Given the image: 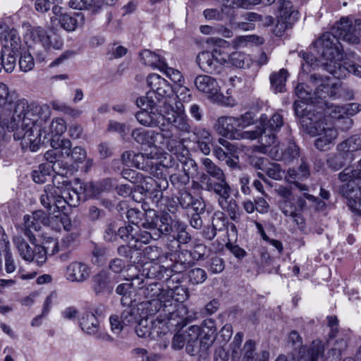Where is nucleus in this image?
Instances as JSON below:
<instances>
[{
	"label": "nucleus",
	"instance_id": "6",
	"mask_svg": "<svg viewBox=\"0 0 361 361\" xmlns=\"http://www.w3.org/2000/svg\"><path fill=\"white\" fill-rule=\"evenodd\" d=\"M253 123V114L248 111L239 117L221 116L216 120L214 128L219 135L228 139L253 140L259 137V131L242 130Z\"/></svg>",
	"mask_w": 361,
	"mask_h": 361
},
{
	"label": "nucleus",
	"instance_id": "47",
	"mask_svg": "<svg viewBox=\"0 0 361 361\" xmlns=\"http://www.w3.org/2000/svg\"><path fill=\"white\" fill-rule=\"evenodd\" d=\"M77 235L74 233L68 234L64 236L60 243L54 242L51 254H56L60 250H66L70 248L74 243Z\"/></svg>",
	"mask_w": 361,
	"mask_h": 361
},
{
	"label": "nucleus",
	"instance_id": "60",
	"mask_svg": "<svg viewBox=\"0 0 361 361\" xmlns=\"http://www.w3.org/2000/svg\"><path fill=\"white\" fill-rule=\"evenodd\" d=\"M111 331L116 335H118L126 326L121 319V316L113 314L109 317Z\"/></svg>",
	"mask_w": 361,
	"mask_h": 361
},
{
	"label": "nucleus",
	"instance_id": "3",
	"mask_svg": "<svg viewBox=\"0 0 361 361\" xmlns=\"http://www.w3.org/2000/svg\"><path fill=\"white\" fill-rule=\"evenodd\" d=\"M23 39L28 51L21 54L19 59V67L21 71L27 72L35 66L33 56L39 62H42L48 57L50 49H60L63 42L60 39H52L42 27H33L29 23H23Z\"/></svg>",
	"mask_w": 361,
	"mask_h": 361
},
{
	"label": "nucleus",
	"instance_id": "50",
	"mask_svg": "<svg viewBox=\"0 0 361 361\" xmlns=\"http://www.w3.org/2000/svg\"><path fill=\"white\" fill-rule=\"evenodd\" d=\"M188 279L192 284L202 283L207 279V273L202 269L195 268L188 272Z\"/></svg>",
	"mask_w": 361,
	"mask_h": 361
},
{
	"label": "nucleus",
	"instance_id": "29",
	"mask_svg": "<svg viewBox=\"0 0 361 361\" xmlns=\"http://www.w3.org/2000/svg\"><path fill=\"white\" fill-rule=\"evenodd\" d=\"M276 147H273L269 151V154L274 159L283 160L286 163H291L300 157L299 147L292 141L288 142L287 147L281 153L278 152Z\"/></svg>",
	"mask_w": 361,
	"mask_h": 361
},
{
	"label": "nucleus",
	"instance_id": "12",
	"mask_svg": "<svg viewBox=\"0 0 361 361\" xmlns=\"http://www.w3.org/2000/svg\"><path fill=\"white\" fill-rule=\"evenodd\" d=\"M338 180L341 185L338 192L342 197L350 200L361 197V161L355 169L345 168L338 173Z\"/></svg>",
	"mask_w": 361,
	"mask_h": 361
},
{
	"label": "nucleus",
	"instance_id": "11",
	"mask_svg": "<svg viewBox=\"0 0 361 361\" xmlns=\"http://www.w3.org/2000/svg\"><path fill=\"white\" fill-rule=\"evenodd\" d=\"M201 329L199 326L192 325L188 329L185 351L190 356H197V361H208L210 348L215 337L213 334H205L201 339H199Z\"/></svg>",
	"mask_w": 361,
	"mask_h": 361
},
{
	"label": "nucleus",
	"instance_id": "53",
	"mask_svg": "<svg viewBox=\"0 0 361 361\" xmlns=\"http://www.w3.org/2000/svg\"><path fill=\"white\" fill-rule=\"evenodd\" d=\"M264 171L269 178L274 180H281L284 173L280 165L276 163H269Z\"/></svg>",
	"mask_w": 361,
	"mask_h": 361
},
{
	"label": "nucleus",
	"instance_id": "36",
	"mask_svg": "<svg viewBox=\"0 0 361 361\" xmlns=\"http://www.w3.org/2000/svg\"><path fill=\"white\" fill-rule=\"evenodd\" d=\"M140 57L142 62L148 66H151L159 70H164L166 67V63L164 59L157 53L145 49L140 53Z\"/></svg>",
	"mask_w": 361,
	"mask_h": 361
},
{
	"label": "nucleus",
	"instance_id": "46",
	"mask_svg": "<svg viewBox=\"0 0 361 361\" xmlns=\"http://www.w3.org/2000/svg\"><path fill=\"white\" fill-rule=\"evenodd\" d=\"M202 164L206 171L205 174L208 175L211 178L215 180L226 176L223 170L209 158L202 159Z\"/></svg>",
	"mask_w": 361,
	"mask_h": 361
},
{
	"label": "nucleus",
	"instance_id": "42",
	"mask_svg": "<svg viewBox=\"0 0 361 361\" xmlns=\"http://www.w3.org/2000/svg\"><path fill=\"white\" fill-rule=\"evenodd\" d=\"M288 76V72L285 69H281L279 72L272 73L270 75L271 87L276 92L285 91V85Z\"/></svg>",
	"mask_w": 361,
	"mask_h": 361
},
{
	"label": "nucleus",
	"instance_id": "45",
	"mask_svg": "<svg viewBox=\"0 0 361 361\" xmlns=\"http://www.w3.org/2000/svg\"><path fill=\"white\" fill-rule=\"evenodd\" d=\"M56 172V168L49 164H42L37 170L32 172V178L35 183H43L47 180V177L51 175V171Z\"/></svg>",
	"mask_w": 361,
	"mask_h": 361
},
{
	"label": "nucleus",
	"instance_id": "33",
	"mask_svg": "<svg viewBox=\"0 0 361 361\" xmlns=\"http://www.w3.org/2000/svg\"><path fill=\"white\" fill-rule=\"evenodd\" d=\"M140 302L139 306H136L135 305H126V308L124 309L121 314V319L123 320V324L126 326H132L137 324L140 319L143 317V315H140L139 314V310H144L141 307Z\"/></svg>",
	"mask_w": 361,
	"mask_h": 361
},
{
	"label": "nucleus",
	"instance_id": "61",
	"mask_svg": "<svg viewBox=\"0 0 361 361\" xmlns=\"http://www.w3.org/2000/svg\"><path fill=\"white\" fill-rule=\"evenodd\" d=\"M164 71L166 75L174 83L181 85L183 82V75L181 73L173 68L168 67L166 64V67L164 68V70H161Z\"/></svg>",
	"mask_w": 361,
	"mask_h": 361
},
{
	"label": "nucleus",
	"instance_id": "4",
	"mask_svg": "<svg viewBox=\"0 0 361 361\" xmlns=\"http://www.w3.org/2000/svg\"><path fill=\"white\" fill-rule=\"evenodd\" d=\"M304 106V103L297 101L293 105L296 116L300 117L302 128L306 133L317 137L314 140V146L318 150L330 149L338 137L337 130L322 113Z\"/></svg>",
	"mask_w": 361,
	"mask_h": 361
},
{
	"label": "nucleus",
	"instance_id": "51",
	"mask_svg": "<svg viewBox=\"0 0 361 361\" xmlns=\"http://www.w3.org/2000/svg\"><path fill=\"white\" fill-rule=\"evenodd\" d=\"M207 253V247L203 244H197L194 246L190 251L185 250L181 255L183 256L189 255L193 260L201 259Z\"/></svg>",
	"mask_w": 361,
	"mask_h": 361
},
{
	"label": "nucleus",
	"instance_id": "44",
	"mask_svg": "<svg viewBox=\"0 0 361 361\" xmlns=\"http://www.w3.org/2000/svg\"><path fill=\"white\" fill-rule=\"evenodd\" d=\"M161 218H159L154 209H149L145 213V221L141 224L143 229L158 230L161 228Z\"/></svg>",
	"mask_w": 361,
	"mask_h": 361
},
{
	"label": "nucleus",
	"instance_id": "30",
	"mask_svg": "<svg viewBox=\"0 0 361 361\" xmlns=\"http://www.w3.org/2000/svg\"><path fill=\"white\" fill-rule=\"evenodd\" d=\"M80 200L79 193L75 190H70L69 188L61 190L59 200L57 204V212H67V205L69 207H76Z\"/></svg>",
	"mask_w": 361,
	"mask_h": 361
},
{
	"label": "nucleus",
	"instance_id": "62",
	"mask_svg": "<svg viewBox=\"0 0 361 361\" xmlns=\"http://www.w3.org/2000/svg\"><path fill=\"white\" fill-rule=\"evenodd\" d=\"M330 168L335 171L341 169L345 165V159L343 154H338L331 157L327 161Z\"/></svg>",
	"mask_w": 361,
	"mask_h": 361
},
{
	"label": "nucleus",
	"instance_id": "7",
	"mask_svg": "<svg viewBox=\"0 0 361 361\" xmlns=\"http://www.w3.org/2000/svg\"><path fill=\"white\" fill-rule=\"evenodd\" d=\"M341 90L337 84L330 85L326 78L317 74L310 76L308 84L299 83L295 89V95L306 102L313 103L314 99L325 98L326 94L335 97ZM342 90H343L342 89ZM348 99H353V92L350 90H345Z\"/></svg>",
	"mask_w": 361,
	"mask_h": 361
},
{
	"label": "nucleus",
	"instance_id": "48",
	"mask_svg": "<svg viewBox=\"0 0 361 361\" xmlns=\"http://www.w3.org/2000/svg\"><path fill=\"white\" fill-rule=\"evenodd\" d=\"M148 315L146 312V314L143 315V317L140 319L135 326V333L140 338H147L152 334V329L149 326L150 322L146 318Z\"/></svg>",
	"mask_w": 361,
	"mask_h": 361
},
{
	"label": "nucleus",
	"instance_id": "22",
	"mask_svg": "<svg viewBox=\"0 0 361 361\" xmlns=\"http://www.w3.org/2000/svg\"><path fill=\"white\" fill-rule=\"evenodd\" d=\"M194 82L196 88L200 92L207 94L209 99L219 100L222 96L221 94V87L218 82L210 75H197Z\"/></svg>",
	"mask_w": 361,
	"mask_h": 361
},
{
	"label": "nucleus",
	"instance_id": "27",
	"mask_svg": "<svg viewBox=\"0 0 361 361\" xmlns=\"http://www.w3.org/2000/svg\"><path fill=\"white\" fill-rule=\"evenodd\" d=\"M153 159L151 154L145 155L142 153H135L134 157L132 159L133 166L145 171H149L150 174L158 177L159 174L158 171L161 169L160 166H158V162H154Z\"/></svg>",
	"mask_w": 361,
	"mask_h": 361
},
{
	"label": "nucleus",
	"instance_id": "35",
	"mask_svg": "<svg viewBox=\"0 0 361 361\" xmlns=\"http://www.w3.org/2000/svg\"><path fill=\"white\" fill-rule=\"evenodd\" d=\"M183 173H173L170 176L169 179L171 183L177 187H180L187 185L190 181V171L189 169H186L185 166H191L195 168L196 171L197 164L192 159L185 161L183 163Z\"/></svg>",
	"mask_w": 361,
	"mask_h": 361
},
{
	"label": "nucleus",
	"instance_id": "21",
	"mask_svg": "<svg viewBox=\"0 0 361 361\" xmlns=\"http://www.w3.org/2000/svg\"><path fill=\"white\" fill-rule=\"evenodd\" d=\"M0 42L3 53L16 58L21 48V39L18 31L14 28H6L0 33Z\"/></svg>",
	"mask_w": 361,
	"mask_h": 361
},
{
	"label": "nucleus",
	"instance_id": "40",
	"mask_svg": "<svg viewBox=\"0 0 361 361\" xmlns=\"http://www.w3.org/2000/svg\"><path fill=\"white\" fill-rule=\"evenodd\" d=\"M340 152H353L361 150V134L354 135L337 145Z\"/></svg>",
	"mask_w": 361,
	"mask_h": 361
},
{
	"label": "nucleus",
	"instance_id": "43",
	"mask_svg": "<svg viewBox=\"0 0 361 361\" xmlns=\"http://www.w3.org/2000/svg\"><path fill=\"white\" fill-rule=\"evenodd\" d=\"M178 201L183 208L187 209L190 206L197 205L196 207H194L195 210L200 209V212H204V202L200 200H195L193 196L188 191H183L180 193Z\"/></svg>",
	"mask_w": 361,
	"mask_h": 361
},
{
	"label": "nucleus",
	"instance_id": "14",
	"mask_svg": "<svg viewBox=\"0 0 361 361\" xmlns=\"http://www.w3.org/2000/svg\"><path fill=\"white\" fill-rule=\"evenodd\" d=\"M160 111L163 112V121L166 127L171 125L176 130L183 133H188L191 130L190 120L185 114L184 109L177 106L175 111L171 104L164 101V106H160Z\"/></svg>",
	"mask_w": 361,
	"mask_h": 361
},
{
	"label": "nucleus",
	"instance_id": "8",
	"mask_svg": "<svg viewBox=\"0 0 361 361\" xmlns=\"http://www.w3.org/2000/svg\"><path fill=\"white\" fill-rule=\"evenodd\" d=\"M207 43L217 47L212 51L200 52L197 56V62L203 71L219 74L222 72L224 63L227 61L228 54L221 49L227 42L223 39L210 37L207 39Z\"/></svg>",
	"mask_w": 361,
	"mask_h": 361
},
{
	"label": "nucleus",
	"instance_id": "39",
	"mask_svg": "<svg viewBox=\"0 0 361 361\" xmlns=\"http://www.w3.org/2000/svg\"><path fill=\"white\" fill-rule=\"evenodd\" d=\"M13 243L18 249L19 255L22 259L29 262L33 261L35 252L34 248H32L22 237H14Z\"/></svg>",
	"mask_w": 361,
	"mask_h": 361
},
{
	"label": "nucleus",
	"instance_id": "59",
	"mask_svg": "<svg viewBox=\"0 0 361 361\" xmlns=\"http://www.w3.org/2000/svg\"><path fill=\"white\" fill-rule=\"evenodd\" d=\"M86 216L90 221L95 222L105 216V212L94 205H91L88 208Z\"/></svg>",
	"mask_w": 361,
	"mask_h": 361
},
{
	"label": "nucleus",
	"instance_id": "58",
	"mask_svg": "<svg viewBox=\"0 0 361 361\" xmlns=\"http://www.w3.org/2000/svg\"><path fill=\"white\" fill-rule=\"evenodd\" d=\"M225 13H228V11H224L223 8H221V9L207 8L204 11L203 15L204 18L209 20H221L224 17Z\"/></svg>",
	"mask_w": 361,
	"mask_h": 361
},
{
	"label": "nucleus",
	"instance_id": "5",
	"mask_svg": "<svg viewBox=\"0 0 361 361\" xmlns=\"http://www.w3.org/2000/svg\"><path fill=\"white\" fill-rule=\"evenodd\" d=\"M199 181L193 182L192 186L214 193L218 197L219 207L228 214L231 219L238 221L240 219L239 207L236 201L231 197L232 190L226 176L214 180L202 173L200 175Z\"/></svg>",
	"mask_w": 361,
	"mask_h": 361
},
{
	"label": "nucleus",
	"instance_id": "25",
	"mask_svg": "<svg viewBox=\"0 0 361 361\" xmlns=\"http://www.w3.org/2000/svg\"><path fill=\"white\" fill-rule=\"evenodd\" d=\"M90 274L89 265L80 261H74L66 268V277L71 282L82 283L90 278Z\"/></svg>",
	"mask_w": 361,
	"mask_h": 361
},
{
	"label": "nucleus",
	"instance_id": "52",
	"mask_svg": "<svg viewBox=\"0 0 361 361\" xmlns=\"http://www.w3.org/2000/svg\"><path fill=\"white\" fill-rule=\"evenodd\" d=\"M53 185H48L49 186H54L57 188L58 191L61 192L64 189L69 188L71 183L66 176L63 174H60L59 172H56V174L52 178Z\"/></svg>",
	"mask_w": 361,
	"mask_h": 361
},
{
	"label": "nucleus",
	"instance_id": "63",
	"mask_svg": "<svg viewBox=\"0 0 361 361\" xmlns=\"http://www.w3.org/2000/svg\"><path fill=\"white\" fill-rule=\"evenodd\" d=\"M69 157L73 162L82 163L86 159L87 153L85 149L77 146L72 149Z\"/></svg>",
	"mask_w": 361,
	"mask_h": 361
},
{
	"label": "nucleus",
	"instance_id": "55",
	"mask_svg": "<svg viewBox=\"0 0 361 361\" xmlns=\"http://www.w3.org/2000/svg\"><path fill=\"white\" fill-rule=\"evenodd\" d=\"M135 230H139V226L128 225L125 227H121L118 230V235L121 238L129 241L133 240V236L135 235Z\"/></svg>",
	"mask_w": 361,
	"mask_h": 361
},
{
	"label": "nucleus",
	"instance_id": "32",
	"mask_svg": "<svg viewBox=\"0 0 361 361\" xmlns=\"http://www.w3.org/2000/svg\"><path fill=\"white\" fill-rule=\"evenodd\" d=\"M158 132L137 128L132 131L131 136L134 140L140 145L156 147Z\"/></svg>",
	"mask_w": 361,
	"mask_h": 361
},
{
	"label": "nucleus",
	"instance_id": "31",
	"mask_svg": "<svg viewBox=\"0 0 361 361\" xmlns=\"http://www.w3.org/2000/svg\"><path fill=\"white\" fill-rule=\"evenodd\" d=\"M85 21V16L80 12L75 13L73 16L63 13L59 18L61 27L67 31L75 30L78 27L83 25Z\"/></svg>",
	"mask_w": 361,
	"mask_h": 361
},
{
	"label": "nucleus",
	"instance_id": "1",
	"mask_svg": "<svg viewBox=\"0 0 361 361\" xmlns=\"http://www.w3.org/2000/svg\"><path fill=\"white\" fill-rule=\"evenodd\" d=\"M16 114L20 120V130L15 140H22L23 144L31 151H36L49 135H61L67 130L66 123L61 118L49 122L51 110L47 104H29L24 99H16Z\"/></svg>",
	"mask_w": 361,
	"mask_h": 361
},
{
	"label": "nucleus",
	"instance_id": "9",
	"mask_svg": "<svg viewBox=\"0 0 361 361\" xmlns=\"http://www.w3.org/2000/svg\"><path fill=\"white\" fill-rule=\"evenodd\" d=\"M317 51L326 61L323 63L324 69L329 72V66H338L344 59V51L339 38L336 33L326 32L314 43Z\"/></svg>",
	"mask_w": 361,
	"mask_h": 361
},
{
	"label": "nucleus",
	"instance_id": "38",
	"mask_svg": "<svg viewBox=\"0 0 361 361\" xmlns=\"http://www.w3.org/2000/svg\"><path fill=\"white\" fill-rule=\"evenodd\" d=\"M161 235L160 230L143 229L139 226V230H135V235L133 236V242L135 244H147L151 240H157ZM140 247L141 245H139Z\"/></svg>",
	"mask_w": 361,
	"mask_h": 361
},
{
	"label": "nucleus",
	"instance_id": "56",
	"mask_svg": "<svg viewBox=\"0 0 361 361\" xmlns=\"http://www.w3.org/2000/svg\"><path fill=\"white\" fill-rule=\"evenodd\" d=\"M279 208L285 216L290 217L298 211L295 204L288 199H283L280 201Z\"/></svg>",
	"mask_w": 361,
	"mask_h": 361
},
{
	"label": "nucleus",
	"instance_id": "64",
	"mask_svg": "<svg viewBox=\"0 0 361 361\" xmlns=\"http://www.w3.org/2000/svg\"><path fill=\"white\" fill-rule=\"evenodd\" d=\"M209 266L213 274L221 273L224 269V260L218 256H214L210 259Z\"/></svg>",
	"mask_w": 361,
	"mask_h": 361
},
{
	"label": "nucleus",
	"instance_id": "10",
	"mask_svg": "<svg viewBox=\"0 0 361 361\" xmlns=\"http://www.w3.org/2000/svg\"><path fill=\"white\" fill-rule=\"evenodd\" d=\"M17 96L8 87L0 82V126L13 131V137L20 130L19 119L16 114Z\"/></svg>",
	"mask_w": 361,
	"mask_h": 361
},
{
	"label": "nucleus",
	"instance_id": "49",
	"mask_svg": "<svg viewBox=\"0 0 361 361\" xmlns=\"http://www.w3.org/2000/svg\"><path fill=\"white\" fill-rule=\"evenodd\" d=\"M157 102L152 99V93L149 91L146 96L138 97L136 99V104L142 110H153L157 106Z\"/></svg>",
	"mask_w": 361,
	"mask_h": 361
},
{
	"label": "nucleus",
	"instance_id": "19",
	"mask_svg": "<svg viewBox=\"0 0 361 361\" xmlns=\"http://www.w3.org/2000/svg\"><path fill=\"white\" fill-rule=\"evenodd\" d=\"M162 127L161 132H158L156 147L165 148L174 154H183L185 149L183 140L180 139L170 130Z\"/></svg>",
	"mask_w": 361,
	"mask_h": 361
},
{
	"label": "nucleus",
	"instance_id": "23",
	"mask_svg": "<svg viewBox=\"0 0 361 361\" xmlns=\"http://www.w3.org/2000/svg\"><path fill=\"white\" fill-rule=\"evenodd\" d=\"M278 4L279 22L277 27L280 30L284 31L288 26L298 20L299 13L293 8V4L290 1L279 0Z\"/></svg>",
	"mask_w": 361,
	"mask_h": 361
},
{
	"label": "nucleus",
	"instance_id": "41",
	"mask_svg": "<svg viewBox=\"0 0 361 361\" xmlns=\"http://www.w3.org/2000/svg\"><path fill=\"white\" fill-rule=\"evenodd\" d=\"M133 283L127 279L125 283L119 284L116 288V292L118 295L121 296V303L123 305H128L132 302V295L134 292Z\"/></svg>",
	"mask_w": 361,
	"mask_h": 361
},
{
	"label": "nucleus",
	"instance_id": "13",
	"mask_svg": "<svg viewBox=\"0 0 361 361\" xmlns=\"http://www.w3.org/2000/svg\"><path fill=\"white\" fill-rule=\"evenodd\" d=\"M42 224L53 229H59L61 226L59 215L49 216L42 210H37L34 212L32 215L24 216V233L32 243H35L36 240L32 231L40 230Z\"/></svg>",
	"mask_w": 361,
	"mask_h": 361
},
{
	"label": "nucleus",
	"instance_id": "57",
	"mask_svg": "<svg viewBox=\"0 0 361 361\" xmlns=\"http://www.w3.org/2000/svg\"><path fill=\"white\" fill-rule=\"evenodd\" d=\"M34 258L33 261L37 265L42 266L44 264L47 259V250L44 247L39 245H35L34 247Z\"/></svg>",
	"mask_w": 361,
	"mask_h": 361
},
{
	"label": "nucleus",
	"instance_id": "28",
	"mask_svg": "<svg viewBox=\"0 0 361 361\" xmlns=\"http://www.w3.org/2000/svg\"><path fill=\"white\" fill-rule=\"evenodd\" d=\"M137 121L142 126L147 127H158L159 128L166 127L165 122L163 121V112L153 110H142L135 115Z\"/></svg>",
	"mask_w": 361,
	"mask_h": 361
},
{
	"label": "nucleus",
	"instance_id": "15",
	"mask_svg": "<svg viewBox=\"0 0 361 361\" xmlns=\"http://www.w3.org/2000/svg\"><path fill=\"white\" fill-rule=\"evenodd\" d=\"M334 32L336 36L348 44H358L361 42V20L354 22L348 18H342L334 25Z\"/></svg>",
	"mask_w": 361,
	"mask_h": 361
},
{
	"label": "nucleus",
	"instance_id": "2",
	"mask_svg": "<svg viewBox=\"0 0 361 361\" xmlns=\"http://www.w3.org/2000/svg\"><path fill=\"white\" fill-rule=\"evenodd\" d=\"M142 295L147 299L141 304L142 309H146L149 315L159 313L154 320L150 322L152 338L166 334L169 331V324L183 326L189 321V317L183 315V313H187L185 305H180L176 311L173 310L171 290L152 283L142 289Z\"/></svg>",
	"mask_w": 361,
	"mask_h": 361
},
{
	"label": "nucleus",
	"instance_id": "16",
	"mask_svg": "<svg viewBox=\"0 0 361 361\" xmlns=\"http://www.w3.org/2000/svg\"><path fill=\"white\" fill-rule=\"evenodd\" d=\"M283 125V116L279 114H274L270 119L262 116L259 130L261 141L264 146L270 147L276 142L275 132Z\"/></svg>",
	"mask_w": 361,
	"mask_h": 361
},
{
	"label": "nucleus",
	"instance_id": "34",
	"mask_svg": "<svg viewBox=\"0 0 361 361\" xmlns=\"http://www.w3.org/2000/svg\"><path fill=\"white\" fill-rule=\"evenodd\" d=\"M79 322L82 330L87 334L96 335L99 331V322L93 313L84 314Z\"/></svg>",
	"mask_w": 361,
	"mask_h": 361
},
{
	"label": "nucleus",
	"instance_id": "24",
	"mask_svg": "<svg viewBox=\"0 0 361 361\" xmlns=\"http://www.w3.org/2000/svg\"><path fill=\"white\" fill-rule=\"evenodd\" d=\"M60 197V191L54 186L46 185L44 191L40 195L41 204L47 209L48 215H59L61 224L62 223V216L60 212H57V204Z\"/></svg>",
	"mask_w": 361,
	"mask_h": 361
},
{
	"label": "nucleus",
	"instance_id": "18",
	"mask_svg": "<svg viewBox=\"0 0 361 361\" xmlns=\"http://www.w3.org/2000/svg\"><path fill=\"white\" fill-rule=\"evenodd\" d=\"M147 85L151 88L149 91L153 94H156L157 101L161 103L160 106H164V101L171 103L170 95L173 94L172 87L164 78L158 74L152 73L148 75Z\"/></svg>",
	"mask_w": 361,
	"mask_h": 361
},
{
	"label": "nucleus",
	"instance_id": "37",
	"mask_svg": "<svg viewBox=\"0 0 361 361\" xmlns=\"http://www.w3.org/2000/svg\"><path fill=\"white\" fill-rule=\"evenodd\" d=\"M139 190H141V192H149L154 190V186L159 188L160 190H164L168 187V181L166 177L163 179H160L158 183L154 178L147 176L145 177L142 174V178L136 183Z\"/></svg>",
	"mask_w": 361,
	"mask_h": 361
},
{
	"label": "nucleus",
	"instance_id": "54",
	"mask_svg": "<svg viewBox=\"0 0 361 361\" xmlns=\"http://www.w3.org/2000/svg\"><path fill=\"white\" fill-rule=\"evenodd\" d=\"M188 343V329L185 334H180L179 332L175 334L173 336L171 341V348L174 350H180L183 349L185 343Z\"/></svg>",
	"mask_w": 361,
	"mask_h": 361
},
{
	"label": "nucleus",
	"instance_id": "26",
	"mask_svg": "<svg viewBox=\"0 0 361 361\" xmlns=\"http://www.w3.org/2000/svg\"><path fill=\"white\" fill-rule=\"evenodd\" d=\"M329 73L338 79L345 78L350 73L361 78V66L355 63L347 62L343 59L338 66L330 64L329 66Z\"/></svg>",
	"mask_w": 361,
	"mask_h": 361
},
{
	"label": "nucleus",
	"instance_id": "20",
	"mask_svg": "<svg viewBox=\"0 0 361 361\" xmlns=\"http://www.w3.org/2000/svg\"><path fill=\"white\" fill-rule=\"evenodd\" d=\"M91 288L97 297L109 296L114 288L113 277L106 271H99L92 276Z\"/></svg>",
	"mask_w": 361,
	"mask_h": 361
},
{
	"label": "nucleus",
	"instance_id": "17",
	"mask_svg": "<svg viewBox=\"0 0 361 361\" xmlns=\"http://www.w3.org/2000/svg\"><path fill=\"white\" fill-rule=\"evenodd\" d=\"M161 234L170 235L180 243H186L190 236L185 231L186 225L177 219H172L168 214L161 217Z\"/></svg>",
	"mask_w": 361,
	"mask_h": 361
}]
</instances>
